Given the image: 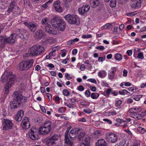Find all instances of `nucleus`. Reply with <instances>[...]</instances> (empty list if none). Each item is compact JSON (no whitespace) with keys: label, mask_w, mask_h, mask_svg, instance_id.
<instances>
[{"label":"nucleus","mask_w":146,"mask_h":146,"mask_svg":"<svg viewBox=\"0 0 146 146\" xmlns=\"http://www.w3.org/2000/svg\"><path fill=\"white\" fill-rule=\"evenodd\" d=\"M52 123L50 120L46 121L42 127L38 130L35 127H33L30 130L29 136L33 140H36L38 137V132L40 135H45L48 134L51 130Z\"/></svg>","instance_id":"obj_1"},{"label":"nucleus","mask_w":146,"mask_h":146,"mask_svg":"<svg viewBox=\"0 0 146 146\" xmlns=\"http://www.w3.org/2000/svg\"><path fill=\"white\" fill-rule=\"evenodd\" d=\"M20 91H15L13 94V100L10 103L11 109H16L24 104L26 102L27 98L23 96Z\"/></svg>","instance_id":"obj_2"},{"label":"nucleus","mask_w":146,"mask_h":146,"mask_svg":"<svg viewBox=\"0 0 146 146\" xmlns=\"http://www.w3.org/2000/svg\"><path fill=\"white\" fill-rule=\"evenodd\" d=\"M15 79V75L11 72H5L1 77L3 82H6V84L3 92L5 94H7L9 92V89L11 87Z\"/></svg>","instance_id":"obj_3"},{"label":"nucleus","mask_w":146,"mask_h":146,"mask_svg":"<svg viewBox=\"0 0 146 146\" xmlns=\"http://www.w3.org/2000/svg\"><path fill=\"white\" fill-rule=\"evenodd\" d=\"M50 22L52 26L58 31H64L66 28V23L63 19L56 16L51 19Z\"/></svg>","instance_id":"obj_4"},{"label":"nucleus","mask_w":146,"mask_h":146,"mask_svg":"<svg viewBox=\"0 0 146 146\" xmlns=\"http://www.w3.org/2000/svg\"><path fill=\"white\" fill-rule=\"evenodd\" d=\"M33 62V59L22 61L19 64V70L21 71L27 70L32 67Z\"/></svg>","instance_id":"obj_5"},{"label":"nucleus","mask_w":146,"mask_h":146,"mask_svg":"<svg viewBox=\"0 0 146 146\" xmlns=\"http://www.w3.org/2000/svg\"><path fill=\"white\" fill-rule=\"evenodd\" d=\"M44 51V47L39 45H36L31 47L30 52L32 56L40 55L43 53Z\"/></svg>","instance_id":"obj_6"},{"label":"nucleus","mask_w":146,"mask_h":146,"mask_svg":"<svg viewBox=\"0 0 146 146\" xmlns=\"http://www.w3.org/2000/svg\"><path fill=\"white\" fill-rule=\"evenodd\" d=\"M66 21L70 24L78 25L80 24V21L77 16L76 15L69 14L64 17Z\"/></svg>","instance_id":"obj_7"},{"label":"nucleus","mask_w":146,"mask_h":146,"mask_svg":"<svg viewBox=\"0 0 146 146\" xmlns=\"http://www.w3.org/2000/svg\"><path fill=\"white\" fill-rule=\"evenodd\" d=\"M106 138L110 143H115L117 139V135L113 133H108L106 135Z\"/></svg>","instance_id":"obj_8"},{"label":"nucleus","mask_w":146,"mask_h":146,"mask_svg":"<svg viewBox=\"0 0 146 146\" xmlns=\"http://www.w3.org/2000/svg\"><path fill=\"white\" fill-rule=\"evenodd\" d=\"M3 129L4 130L11 129L13 126V124L11 121L7 119H4L3 121Z\"/></svg>","instance_id":"obj_9"},{"label":"nucleus","mask_w":146,"mask_h":146,"mask_svg":"<svg viewBox=\"0 0 146 146\" xmlns=\"http://www.w3.org/2000/svg\"><path fill=\"white\" fill-rule=\"evenodd\" d=\"M34 37L36 39L44 40L46 37V35L42 30L39 29L36 32Z\"/></svg>","instance_id":"obj_10"},{"label":"nucleus","mask_w":146,"mask_h":146,"mask_svg":"<svg viewBox=\"0 0 146 146\" xmlns=\"http://www.w3.org/2000/svg\"><path fill=\"white\" fill-rule=\"evenodd\" d=\"M58 139V136L56 134L48 138L46 141V144L48 146H52L55 144V141Z\"/></svg>","instance_id":"obj_11"},{"label":"nucleus","mask_w":146,"mask_h":146,"mask_svg":"<svg viewBox=\"0 0 146 146\" xmlns=\"http://www.w3.org/2000/svg\"><path fill=\"white\" fill-rule=\"evenodd\" d=\"M29 118L25 117L23 119L21 122V126L23 129H27L30 127Z\"/></svg>","instance_id":"obj_12"},{"label":"nucleus","mask_w":146,"mask_h":146,"mask_svg":"<svg viewBox=\"0 0 146 146\" xmlns=\"http://www.w3.org/2000/svg\"><path fill=\"white\" fill-rule=\"evenodd\" d=\"M90 6L87 5L79 8L78 9L79 14L82 15H86L87 12L90 10Z\"/></svg>","instance_id":"obj_13"},{"label":"nucleus","mask_w":146,"mask_h":146,"mask_svg":"<svg viewBox=\"0 0 146 146\" xmlns=\"http://www.w3.org/2000/svg\"><path fill=\"white\" fill-rule=\"evenodd\" d=\"M17 37V34H11L9 37L5 38L6 42L10 44H13L15 42Z\"/></svg>","instance_id":"obj_14"},{"label":"nucleus","mask_w":146,"mask_h":146,"mask_svg":"<svg viewBox=\"0 0 146 146\" xmlns=\"http://www.w3.org/2000/svg\"><path fill=\"white\" fill-rule=\"evenodd\" d=\"M60 1L57 0L55 1L53 4L55 11L58 13H61L63 10V8L60 6Z\"/></svg>","instance_id":"obj_15"},{"label":"nucleus","mask_w":146,"mask_h":146,"mask_svg":"<svg viewBox=\"0 0 146 146\" xmlns=\"http://www.w3.org/2000/svg\"><path fill=\"white\" fill-rule=\"evenodd\" d=\"M24 23L29 28L32 32H34L36 30L37 27L36 24H34L29 22H25Z\"/></svg>","instance_id":"obj_16"},{"label":"nucleus","mask_w":146,"mask_h":146,"mask_svg":"<svg viewBox=\"0 0 146 146\" xmlns=\"http://www.w3.org/2000/svg\"><path fill=\"white\" fill-rule=\"evenodd\" d=\"M79 129L77 128L71 130L69 133V136L71 139H73V138L77 137L79 133Z\"/></svg>","instance_id":"obj_17"},{"label":"nucleus","mask_w":146,"mask_h":146,"mask_svg":"<svg viewBox=\"0 0 146 146\" xmlns=\"http://www.w3.org/2000/svg\"><path fill=\"white\" fill-rule=\"evenodd\" d=\"M68 131H66L65 132V145L66 146H73V143L70 140L68 137Z\"/></svg>","instance_id":"obj_18"},{"label":"nucleus","mask_w":146,"mask_h":146,"mask_svg":"<svg viewBox=\"0 0 146 146\" xmlns=\"http://www.w3.org/2000/svg\"><path fill=\"white\" fill-rule=\"evenodd\" d=\"M17 7H18L16 6V2L14 0H11L7 12L8 14H10L12 9Z\"/></svg>","instance_id":"obj_19"},{"label":"nucleus","mask_w":146,"mask_h":146,"mask_svg":"<svg viewBox=\"0 0 146 146\" xmlns=\"http://www.w3.org/2000/svg\"><path fill=\"white\" fill-rule=\"evenodd\" d=\"M24 112L23 110L19 111L15 116V118L17 121H20L23 117Z\"/></svg>","instance_id":"obj_20"},{"label":"nucleus","mask_w":146,"mask_h":146,"mask_svg":"<svg viewBox=\"0 0 146 146\" xmlns=\"http://www.w3.org/2000/svg\"><path fill=\"white\" fill-rule=\"evenodd\" d=\"M90 139L89 136H87L83 142L79 145V146H90Z\"/></svg>","instance_id":"obj_21"},{"label":"nucleus","mask_w":146,"mask_h":146,"mask_svg":"<svg viewBox=\"0 0 146 146\" xmlns=\"http://www.w3.org/2000/svg\"><path fill=\"white\" fill-rule=\"evenodd\" d=\"M101 3V0H91L90 1L91 5L93 8L99 6Z\"/></svg>","instance_id":"obj_22"},{"label":"nucleus","mask_w":146,"mask_h":146,"mask_svg":"<svg viewBox=\"0 0 146 146\" xmlns=\"http://www.w3.org/2000/svg\"><path fill=\"white\" fill-rule=\"evenodd\" d=\"M113 71L110 72L108 73V77L110 80H112L114 78L115 75V72L116 71L115 68L113 67L112 68Z\"/></svg>","instance_id":"obj_23"},{"label":"nucleus","mask_w":146,"mask_h":146,"mask_svg":"<svg viewBox=\"0 0 146 146\" xmlns=\"http://www.w3.org/2000/svg\"><path fill=\"white\" fill-rule=\"evenodd\" d=\"M97 146H107V144L105 141L103 139L99 140L96 143Z\"/></svg>","instance_id":"obj_24"},{"label":"nucleus","mask_w":146,"mask_h":146,"mask_svg":"<svg viewBox=\"0 0 146 146\" xmlns=\"http://www.w3.org/2000/svg\"><path fill=\"white\" fill-rule=\"evenodd\" d=\"M11 12L12 13V15L13 16H16L19 15L21 10L19 7H17L12 9Z\"/></svg>","instance_id":"obj_25"},{"label":"nucleus","mask_w":146,"mask_h":146,"mask_svg":"<svg viewBox=\"0 0 146 146\" xmlns=\"http://www.w3.org/2000/svg\"><path fill=\"white\" fill-rule=\"evenodd\" d=\"M141 111V108H132L129 109V113L139 112H140Z\"/></svg>","instance_id":"obj_26"},{"label":"nucleus","mask_w":146,"mask_h":146,"mask_svg":"<svg viewBox=\"0 0 146 146\" xmlns=\"http://www.w3.org/2000/svg\"><path fill=\"white\" fill-rule=\"evenodd\" d=\"M45 29L46 31L49 33H52L53 31L52 28H51V25L48 24L45 25Z\"/></svg>","instance_id":"obj_27"},{"label":"nucleus","mask_w":146,"mask_h":146,"mask_svg":"<svg viewBox=\"0 0 146 146\" xmlns=\"http://www.w3.org/2000/svg\"><path fill=\"white\" fill-rule=\"evenodd\" d=\"M78 139L79 141L83 139L85 135V133L84 131H81L80 129L79 133H78Z\"/></svg>","instance_id":"obj_28"},{"label":"nucleus","mask_w":146,"mask_h":146,"mask_svg":"<svg viewBox=\"0 0 146 146\" xmlns=\"http://www.w3.org/2000/svg\"><path fill=\"white\" fill-rule=\"evenodd\" d=\"M5 38L3 37L0 36V47L2 48L4 47L5 43H6Z\"/></svg>","instance_id":"obj_29"},{"label":"nucleus","mask_w":146,"mask_h":146,"mask_svg":"<svg viewBox=\"0 0 146 146\" xmlns=\"http://www.w3.org/2000/svg\"><path fill=\"white\" fill-rule=\"evenodd\" d=\"M107 75V73L105 70H102L101 72L99 71L98 72V76L101 78H104Z\"/></svg>","instance_id":"obj_30"},{"label":"nucleus","mask_w":146,"mask_h":146,"mask_svg":"<svg viewBox=\"0 0 146 146\" xmlns=\"http://www.w3.org/2000/svg\"><path fill=\"white\" fill-rule=\"evenodd\" d=\"M48 19L46 17H44L42 19L41 22L42 25H45L48 24Z\"/></svg>","instance_id":"obj_31"},{"label":"nucleus","mask_w":146,"mask_h":146,"mask_svg":"<svg viewBox=\"0 0 146 146\" xmlns=\"http://www.w3.org/2000/svg\"><path fill=\"white\" fill-rule=\"evenodd\" d=\"M141 5V4L137 2L131 4V6L133 9H136L138 8Z\"/></svg>","instance_id":"obj_32"},{"label":"nucleus","mask_w":146,"mask_h":146,"mask_svg":"<svg viewBox=\"0 0 146 146\" xmlns=\"http://www.w3.org/2000/svg\"><path fill=\"white\" fill-rule=\"evenodd\" d=\"M100 94L96 93H93L91 95V97L93 99H96L99 96Z\"/></svg>","instance_id":"obj_33"},{"label":"nucleus","mask_w":146,"mask_h":146,"mask_svg":"<svg viewBox=\"0 0 146 146\" xmlns=\"http://www.w3.org/2000/svg\"><path fill=\"white\" fill-rule=\"evenodd\" d=\"M101 131L100 130L96 131L94 133V137L98 138L101 135Z\"/></svg>","instance_id":"obj_34"},{"label":"nucleus","mask_w":146,"mask_h":146,"mask_svg":"<svg viewBox=\"0 0 146 146\" xmlns=\"http://www.w3.org/2000/svg\"><path fill=\"white\" fill-rule=\"evenodd\" d=\"M122 55L119 53H117L115 56V58L116 60L120 61L122 59Z\"/></svg>","instance_id":"obj_35"},{"label":"nucleus","mask_w":146,"mask_h":146,"mask_svg":"<svg viewBox=\"0 0 146 146\" xmlns=\"http://www.w3.org/2000/svg\"><path fill=\"white\" fill-rule=\"evenodd\" d=\"M116 0H111L110 2V6L111 7H115L116 4Z\"/></svg>","instance_id":"obj_36"},{"label":"nucleus","mask_w":146,"mask_h":146,"mask_svg":"<svg viewBox=\"0 0 146 146\" xmlns=\"http://www.w3.org/2000/svg\"><path fill=\"white\" fill-rule=\"evenodd\" d=\"M137 131L141 134H143L145 132V129L141 127H139L137 128Z\"/></svg>","instance_id":"obj_37"},{"label":"nucleus","mask_w":146,"mask_h":146,"mask_svg":"<svg viewBox=\"0 0 146 146\" xmlns=\"http://www.w3.org/2000/svg\"><path fill=\"white\" fill-rule=\"evenodd\" d=\"M110 26L111 25L109 23H107L105 25L102 27L101 28L102 29H109Z\"/></svg>","instance_id":"obj_38"},{"label":"nucleus","mask_w":146,"mask_h":146,"mask_svg":"<svg viewBox=\"0 0 146 146\" xmlns=\"http://www.w3.org/2000/svg\"><path fill=\"white\" fill-rule=\"evenodd\" d=\"M142 97V95H137L133 98V99L136 101H139Z\"/></svg>","instance_id":"obj_39"},{"label":"nucleus","mask_w":146,"mask_h":146,"mask_svg":"<svg viewBox=\"0 0 146 146\" xmlns=\"http://www.w3.org/2000/svg\"><path fill=\"white\" fill-rule=\"evenodd\" d=\"M63 92L64 95L65 96H67L70 95V92L66 89H64L63 90Z\"/></svg>","instance_id":"obj_40"},{"label":"nucleus","mask_w":146,"mask_h":146,"mask_svg":"<svg viewBox=\"0 0 146 146\" xmlns=\"http://www.w3.org/2000/svg\"><path fill=\"white\" fill-rule=\"evenodd\" d=\"M92 37V35L90 34L86 35H83L82 36V38H91Z\"/></svg>","instance_id":"obj_41"},{"label":"nucleus","mask_w":146,"mask_h":146,"mask_svg":"<svg viewBox=\"0 0 146 146\" xmlns=\"http://www.w3.org/2000/svg\"><path fill=\"white\" fill-rule=\"evenodd\" d=\"M125 140L124 139L120 141L119 144H118V145L119 146H124L125 144Z\"/></svg>","instance_id":"obj_42"},{"label":"nucleus","mask_w":146,"mask_h":146,"mask_svg":"<svg viewBox=\"0 0 146 146\" xmlns=\"http://www.w3.org/2000/svg\"><path fill=\"white\" fill-rule=\"evenodd\" d=\"M137 57L139 58L143 59L144 58L143 53L142 52L139 53Z\"/></svg>","instance_id":"obj_43"},{"label":"nucleus","mask_w":146,"mask_h":146,"mask_svg":"<svg viewBox=\"0 0 146 146\" xmlns=\"http://www.w3.org/2000/svg\"><path fill=\"white\" fill-rule=\"evenodd\" d=\"M83 111L84 112L89 114L91 113L92 112V110L89 108L84 109Z\"/></svg>","instance_id":"obj_44"},{"label":"nucleus","mask_w":146,"mask_h":146,"mask_svg":"<svg viewBox=\"0 0 146 146\" xmlns=\"http://www.w3.org/2000/svg\"><path fill=\"white\" fill-rule=\"evenodd\" d=\"M24 3L26 6L29 5L30 3L29 0H24Z\"/></svg>","instance_id":"obj_45"},{"label":"nucleus","mask_w":146,"mask_h":146,"mask_svg":"<svg viewBox=\"0 0 146 146\" xmlns=\"http://www.w3.org/2000/svg\"><path fill=\"white\" fill-rule=\"evenodd\" d=\"M88 81L95 84H97L96 80L94 79H89L88 80Z\"/></svg>","instance_id":"obj_46"},{"label":"nucleus","mask_w":146,"mask_h":146,"mask_svg":"<svg viewBox=\"0 0 146 146\" xmlns=\"http://www.w3.org/2000/svg\"><path fill=\"white\" fill-rule=\"evenodd\" d=\"M31 48L29 49L28 52L27 53H26L25 55H24V57H27L30 56H32V55L31 54V52H30Z\"/></svg>","instance_id":"obj_47"},{"label":"nucleus","mask_w":146,"mask_h":146,"mask_svg":"<svg viewBox=\"0 0 146 146\" xmlns=\"http://www.w3.org/2000/svg\"><path fill=\"white\" fill-rule=\"evenodd\" d=\"M80 104L82 106H88L89 104L85 102H80Z\"/></svg>","instance_id":"obj_48"},{"label":"nucleus","mask_w":146,"mask_h":146,"mask_svg":"<svg viewBox=\"0 0 146 146\" xmlns=\"http://www.w3.org/2000/svg\"><path fill=\"white\" fill-rule=\"evenodd\" d=\"M78 90L80 91H83L84 90V88L82 85H80L77 88Z\"/></svg>","instance_id":"obj_49"},{"label":"nucleus","mask_w":146,"mask_h":146,"mask_svg":"<svg viewBox=\"0 0 146 146\" xmlns=\"http://www.w3.org/2000/svg\"><path fill=\"white\" fill-rule=\"evenodd\" d=\"M122 103L121 101L120 100L117 101L115 103V106L118 107L120 106Z\"/></svg>","instance_id":"obj_50"},{"label":"nucleus","mask_w":146,"mask_h":146,"mask_svg":"<svg viewBox=\"0 0 146 146\" xmlns=\"http://www.w3.org/2000/svg\"><path fill=\"white\" fill-rule=\"evenodd\" d=\"M66 110L65 108L63 107H61L58 110V111L60 113L64 112Z\"/></svg>","instance_id":"obj_51"},{"label":"nucleus","mask_w":146,"mask_h":146,"mask_svg":"<svg viewBox=\"0 0 146 146\" xmlns=\"http://www.w3.org/2000/svg\"><path fill=\"white\" fill-rule=\"evenodd\" d=\"M65 76L67 79L68 80H70L72 79V78L70 76L69 74L66 73L65 74Z\"/></svg>","instance_id":"obj_52"},{"label":"nucleus","mask_w":146,"mask_h":146,"mask_svg":"<svg viewBox=\"0 0 146 146\" xmlns=\"http://www.w3.org/2000/svg\"><path fill=\"white\" fill-rule=\"evenodd\" d=\"M96 48L97 49H99L101 50H104L105 49L104 47L102 46H97Z\"/></svg>","instance_id":"obj_53"},{"label":"nucleus","mask_w":146,"mask_h":146,"mask_svg":"<svg viewBox=\"0 0 146 146\" xmlns=\"http://www.w3.org/2000/svg\"><path fill=\"white\" fill-rule=\"evenodd\" d=\"M70 101L72 103H75L76 101V97H75L71 98L70 99Z\"/></svg>","instance_id":"obj_54"},{"label":"nucleus","mask_w":146,"mask_h":146,"mask_svg":"<svg viewBox=\"0 0 146 146\" xmlns=\"http://www.w3.org/2000/svg\"><path fill=\"white\" fill-rule=\"evenodd\" d=\"M85 94L87 97H89L90 95V92L89 90H87L85 92Z\"/></svg>","instance_id":"obj_55"},{"label":"nucleus","mask_w":146,"mask_h":146,"mask_svg":"<svg viewBox=\"0 0 146 146\" xmlns=\"http://www.w3.org/2000/svg\"><path fill=\"white\" fill-rule=\"evenodd\" d=\"M64 104L65 105H66L69 108H74V106H73L72 105L70 104H67V103H65Z\"/></svg>","instance_id":"obj_56"},{"label":"nucleus","mask_w":146,"mask_h":146,"mask_svg":"<svg viewBox=\"0 0 146 146\" xmlns=\"http://www.w3.org/2000/svg\"><path fill=\"white\" fill-rule=\"evenodd\" d=\"M118 27H114L113 32L115 34H117V33Z\"/></svg>","instance_id":"obj_57"},{"label":"nucleus","mask_w":146,"mask_h":146,"mask_svg":"<svg viewBox=\"0 0 146 146\" xmlns=\"http://www.w3.org/2000/svg\"><path fill=\"white\" fill-rule=\"evenodd\" d=\"M47 96L50 101L52 100V97L51 95L49 93H47Z\"/></svg>","instance_id":"obj_58"},{"label":"nucleus","mask_w":146,"mask_h":146,"mask_svg":"<svg viewBox=\"0 0 146 146\" xmlns=\"http://www.w3.org/2000/svg\"><path fill=\"white\" fill-rule=\"evenodd\" d=\"M103 120L104 121L107 122L109 124H111L112 123L111 121L107 119H104Z\"/></svg>","instance_id":"obj_59"},{"label":"nucleus","mask_w":146,"mask_h":146,"mask_svg":"<svg viewBox=\"0 0 146 146\" xmlns=\"http://www.w3.org/2000/svg\"><path fill=\"white\" fill-rule=\"evenodd\" d=\"M90 88L91 90L93 92H95L96 91V88L95 87L91 86L90 87Z\"/></svg>","instance_id":"obj_60"},{"label":"nucleus","mask_w":146,"mask_h":146,"mask_svg":"<svg viewBox=\"0 0 146 146\" xmlns=\"http://www.w3.org/2000/svg\"><path fill=\"white\" fill-rule=\"evenodd\" d=\"M132 50H129L127 51V53L129 56H131L132 54Z\"/></svg>","instance_id":"obj_61"},{"label":"nucleus","mask_w":146,"mask_h":146,"mask_svg":"<svg viewBox=\"0 0 146 146\" xmlns=\"http://www.w3.org/2000/svg\"><path fill=\"white\" fill-rule=\"evenodd\" d=\"M123 76L125 77V76H127V71L125 70V69H124L123 70Z\"/></svg>","instance_id":"obj_62"},{"label":"nucleus","mask_w":146,"mask_h":146,"mask_svg":"<svg viewBox=\"0 0 146 146\" xmlns=\"http://www.w3.org/2000/svg\"><path fill=\"white\" fill-rule=\"evenodd\" d=\"M112 89L110 88L106 92V93L108 95H109L111 93L112 91Z\"/></svg>","instance_id":"obj_63"},{"label":"nucleus","mask_w":146,"mask_h":146,"mask_svg":"<svg viewBox=\"0 0 146 146\" xmlns=\"http://www.w3.org/2000/svg\"><path fill=\"white\" fill-rule=\"evenodd\" d=\"M77 53V50L76 49H75L73 50L72 51V54L73 55L76 54Z\"/></svg>","instance_id":"obj_64"}]
</instances>
